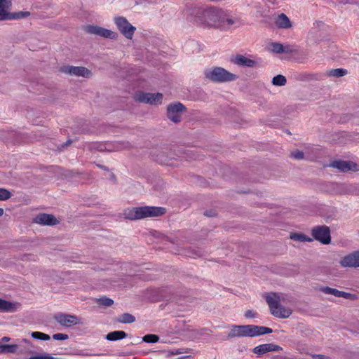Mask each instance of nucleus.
Here are the masks:
<instances>
[{
  "mask_svg": "<svg viewBox=\"0 0 359 359\" xmlns=\"http://www.w3.org/2000/svg\"><path fill=\"white\" fill-rule=\"evenodd\" d=\"M202 20L208 27L226 29L235 23V20L227 16L224 11L217 7H209L201 13Z\"/></svg>",
  "mask_w": 359,
  "mask_h": 359,
  "instance_id": "f257e3e1",
  "label": "nucleus"
},
{
  "mask_svg": "<svg viewBox=\"0 0 359 359\" xmlns=\"http://www.w3.org/2000/svg\"><path fill=\"white\" fill-rule=\"evenodd\" d=\"M273 330L271 328L255 325H232L229 333L228 334V338L233 337H254L257 336L264 335L266 334L272 333Z\"/></svg>",
  "mask_w": 359,
  "mask_h": 359,
  "instance_id": "f03ea898",
  "label": "nucleus"
},
{
  "mask_svg": "<svg viewBox=\"0 0 359 359\" xmlns=\"http://www.w3.org/2000/svg\"><path fill=\"white\" fill-rule=\"evenodd\" d=\"M165 208L154 206L135 207L125 210L126 219L130 220L141 219L146 217H158L165 213Z\"/></svg>",
  "mask_w": 359,
  "mask_h": 359,
  "instance_id": "7ed1b4c3",
  "label": "nucleus"
},
{
  "mask_svg": "<svg viewBox=\"0 0 359 359\" xmlns=\"http://www.w3.org/2000/svg\"><path fill=\"white\" fill-rule=\"evenodd\" d=\"M204 78L213 83H226L236 81L238 76L224 68L215 67L205 70Z\"/></svg>",
  "mask_w": 359,
  "mask_h": 359,
  "instance_id": "20e7f679",
  "label": "nucleus"
},
{
  "mask_svg": "<svg viewBox=\"0 0 359 359\" xmlns=\"http://www.w3.org/2000/svg\"><path fill=\"white\" fill-rule=\"evenodd\" d=\"M276 293L266 296V302L268 304L271 314L279 318H287L292 313V310L280 304L276 299Z\"/></svg>",
  "mask_w": 359,
  "mask_h": 359,
  "instance_id": "39448f33",
  "label": "nucleus"
},
{
  "mask_svg": "<svg viewBox=\"0 0 359 359\" xmlns=\"http://www.w3.org/2000/svg\"><path fill=\"white\" fill-rule=\"evenodd\" d=\"M187 111L185 106L181 102L170 103L167 107V118L175 123L182 121V116Z\"/></svg>",
  "mask_w": 359,
  "mask_h": 359,
  "instance_id": "423d86ee",
  "label": "nucleus"
},
{
  "mask_svg": "<svg viewBox=\"0 0 359 359\" xmlns=\"http://www.w3.org/2000/svg\"><path fill=\"white\" fill-rule=\"evenodd\" d=\"M313 238L324 245L330 244L331 235L330 227L325 225L316 226L311 229Z\"/></svg>",
  "mask_w": 359,
  "mask_h": 359,
  "instance_id": "0eeeda50",
  "label": "nucleus"
},
{
  "mask_svg": "<svg viewBox=\"0 0 359 359\" xmlns=\"http://www.w3.org/2000/svg\"><path fill=\"white\" fill-rule=\"evenodd\" d=\"M114 22L120 32L128 39H132L136 28L124 17L114 18Z\"/></svg>",
  "mask_w": 359,
  "mask_h": 359,
  "instance_id": "6e6552de",
  "label": "nucleus"
},
{
  "mask_svg": "<svg viewBox=\"0 0 359 359\" xmlns=\"http://www.w3.org/2000/svg\"><path fill=\"white\" fill-rule=\"evenodd\" d=\"M163 95L159 93H151L138 92L135 96V100L139 102L147 103L150 104H158L161 103Z\"/></svg>",
  "mask_w": 359,
  "mask_h": 359,
  "instance_id": "1a4fd4ad",
  "label": "nucleus"
},
{
  "mask_svg": "<svg viewBox=\"0 0 359 359\" xmlns=\"http://www.w3.org/2000/svg\"><path fill=\"white\" fill-rule=\"evenodd\" d=\"M53 318L63 327H69L72 325H83V322L81 321V319L74 315L59 313L55 314Z\"/></svg>",
  "mask_w": 359,
  "mask_h": 359,
  "instance_id": "9d476101",
  "label": "nucleus"
},
{
  "mask_svg": "<svg viewBox=\"0 0 359 359\" xmlns=\"http://www.w3.org/2000/svg\"><path fill=\"white\" fill-rule=\"evenodd\" d=\"M333 192L335 194H353L359 196V184H333Z\"/></svg>",
  "mask_w": 359,
  "mask_h": 359,
  "instance_id": "9b49d317",
  "label": "nucleus"
},
{
  "mask_svg": "<svg viewBox=\"0 0 359 359\" xmlns=\"http://www.w3.org/2000/svg\"><path fill=\"white\" fill-rule=\"evenodd\" d=\"M60 72L68 75L84 78H89L92 75L91 72L84 67L65 65L60 67Z\"/></svg>",
  "mask_w": 359,
  "mask_h": 359,
  "instance_id": "f8f14e48",
  "label": "nucleus"
},
{
  "mask_svg": "<svg viewBox=\"0 0 359 359\" xmlns=\"http://www.w3.org/2000/svg\"><path fill=\"white\" fill-rule=\"evenodd\" d=\"M87 33L97 35L104 38L115 39L118 37V34L115 32L99 27L97 25H88L86 27Z\"/></svg>",
  "mask_w": 359,
  "mask_h": 359,
  "instance_id": "ddd939ff",
  "label": "nucleus"
},
{
  "mask_svg": "<svg viewBox=\"0 0 359 359\" xmlns=\"http://www.w3.org/2000/svg\"><path fill=\"white\" fill-rule=\"evenodd\" d=\"M329 167L336 168L341 172L358 171L359 165L353 161H334L329 164Z\"/></svg>",
  "mask_w": 359,
  "mask_h": 359,
  "instance_id": "4468645a",
  "label": "nucleus"
},
{
  "mask_svg": "<svg viewBox=\"0 0 359 359\" xmlns=\"http://www.w3.org/2000/svg\"><path fill=\"white\" fill-rule=\"evenodd\" d=\"M339 263L343 267H359V251H355L342 257Z\"/></svg>",
  "mask_w": 359,
  "mask_h": 359,
  "instance_id": "2eb2a0df",
  "label": "nucleus"
},
{
  "mask_svg": "<svg viewBox=\"0 0 359 359\" xmlns=\"http://www.w3.org/2000/svg\"><path fill=\"white\" fill-rule=\"evenodd\" d=\"M320 291L327 294H332L334 297H343L348 299H355L357 298L356 295L354 294L338 290L337 289L330 287L328 286L320 287Z\"/></svg>",
  "mask_w": 359,
  "mask_h": 359,
  "instance_id": "dca6fc26",
  "label": "nucleus"
},
{
  "mask_svg": "<svg viewBox=\"0 0 359 359\" xmlns=\"http://www.w3.org/2000/svg\"><path fill=\"white\" fill-rule=\"evenodd\" d=\"M231 62L240 67H254L257 62L243 55L237 54L231 59Z\"/></svg>",
  "mask_w": 359,
  "mask_h": 359,
  "instance_id": "f3484780",
  "label": "nucleus"
},
{
  "mask_svg": "<svg viewBox=\"0 0 359 359\" xmlns=\"http://www.w3.org/2000/svg\"><path fill=\"white\" fill-rule=\"evenodd\" d=\"M34 222L42 225L53 226L59 224V220L53 215L41 213L34 218Z\"/></svg>",
  "mask_w": 359,
  "mask_h": 359,
  "instance_id": "a211bd4d",
  "label": "nucleus"
},
{
  "mask_svg": "<svg viewBox=\"0 0 359 359\" xmlns=\"http://www.w3.org/2000/svg\"><path fill=\"white\" fill-rule=\"evenodd\" d=\"M282 347L274 344H264L255 346L252 352L255 354L262 355L271 351H282Z\"/></svg>",
  "mask_w": 359,
  "mask_h": 359,
  "instance_id": "6ab92c4d",
  "label": "nucleus"
},
{
  "mask_svg": "<svg viewBox=\"0 0 359 359\" xmlns=\"http://www.w3.org/2000/svg\"><path fill=\"white\" fill-rule=\"evenodd\" d=\"M275 23L277 27L280 29H289L292 26L289 18L284 13L278 15Z\"/></svg>",
  "mask_w": 359,
  "mask_h": 359,
  "instance_id": "aec40b11",
  "label": "nucleus"
},
{
  "mask_svg": "<svg viewBox=\"0 0 359 359\" xmlns=\"http://www.w3.org/2000/svg\"><path fill=\"white\" fill-rule=\"evenodd\" d=\"M347 74L348 71L343 68L331 69L326 72L327 76L334 78H340L346 76Z\"/></svg>",
  "mask_w": 359,
  "mask_h": 359,
  "instance_id": "412c9836",
  "label": "nucleus"
},
{
  "mask_svg": "<svg viewBox=\"0 0 359 359\" xmlns=\"http://www.w3.org/2000/svg\"><path fill=\"white\" fill-rule=\"evenodd\" d=\"M10 1L6 0H0V20H6L10 18V13H8L6 8Z\"/></svg>",
  "mask_w": 359,
  "mask_h": 359,
  "instance_id": "4be33fe9",
  "label": "nucleus"
},
{
  "mask_svg": "<svg viewBox=\"0 0 359 359\" xmlns=\"http://www.w3.org/2000/svg\"><path fill=\"white\" fill-rule=\"evenodd\" d=\"M127 334L124 331L118 330L108 333L106 335V339L109 341H116L124 339Z\"/></svg>",
  "mask_w": 359,
  "mask_h": 359,
  "instance_id": "5701e85b",
  "label": "nucleus"
},
{
  "mask_svg": "<svg viewBox=\"0 0 359 359\" xmlns=\"http://www.w3.org/2000/svg\"><path fill=\"white\" fill-rule=\"evenodd\" d=\"M0 310L7 312H13L16 310L15 304L2 299H0Z\"/></svg>",
  "mask_w": 359,
  "mask_h": 359,
  "instance_id": "b1692460",
  "label": "nucleus"
},
{
  "mask_svg": "<svg viewBox=\"0 0 359 359\" xmlns=\"http://www.w3.org/2000/svg\"><path fill=\"white\" fill-rule=\"evenodd\" d=\"M290 238L299 242H311L313 238H310L302 233H291L290 235Z\"/></svg>",
  "mask_w": 359,
  "mask_h": 359,
  "instance_id": "393cba45",
  "label": "nucleus"
},
{
  "mask_svg": "<svg viewBox=\"0 0 359 359\" xmlns=\"http://www.w3.org/2000/svg\"><path fill=\"white\" fill-rule=\"evenodd\" d=\"M117 321L125 324L132 323L135 321V317L130 313H125L119 316Z\"/></svg>",
  "mask_w": 359,
  "mask_h": 359,
  "instance_id": "a878e982",
  "label": "nucleus"
},
{
  "mask_svg": "<svg viewBox=\"0 0 359 359\" xmlns=\"http://www.w3.org/2000/svg\"><path fill=\"white\" fill-rule=\"evenodd\" d=\"M286 77L281 74H278L272 79V84L277 86H283L286 84Z\"/></svg>",
  "mask_w": 359,
  "mask_h": 359,
  "instance_id": "bb28decb",
  "label": "nucleus"
},
{
  "mask_svg": "<svg viewBox=\"0 0 359 359\" xmlns=\"http://www.w3.org/2000/svg\"><path fill=\"white\" fill-rule=\"evenodd\" d=\"M271 50L275 53H284L283 45L278 42H273L270 44Z\"/></svg>",
  "mask_w": 359,
  "mask_h": 359,
  "instance_id": "cd10ccee",
  "label": "nucleus"
},
{
  "mask_svg": "<svg viewBox=\"0 0 359 359\" xmlns=\"http://www.w3.org/2000/svg\"><path fill=\"white\" fill-rule=\"evenodd\" d=\"M31 336L34 339L43 340V341H47L50 339V337L48 334L41 332H33L31 333Z\"/></svg>",
  "mask_w": 359,
  "mask_h": 359,
  "instance_id": "c85d7f7f",
  "label": "nucleus"
},
{
  "mask_svg": "<svg viewBox=\"0 0 359 359\" xmlns=\"http://www.w3.org/2000/svg\"><path fill=\"white\" fill-rule=\"evenodd\" d=\"M159 340V337L154 334H148L142 337V341L146 343H156Z\"/></svg>",
  "mask_w": 359,
  "mask_h": 359,
  "instance_id": "c756f323",
  "label": "nucleus"
},
{
  "mask_svg": "<svg viewBox=\"0 0 359 359\" xmlns=\"http://www.w3.org/2000/svg\"><path fill=\"white\" fill-rule=\"evenodd\" d=\"M30 15L29 12L27 11H20L18 13H10V18H8V20H13V19H20L24 18Z\"/></svg>",
  "mask_w": 359,
  "mask_h": 359,
  "instance_id": "7c9ffc66",
  "label": "nucleus"
},
{
  "mask_svg": "<svg viewBox=\"0 0 359 359\" xmlns=\"http://www.w3.org/2000/svg\"><path fill=\"white\" fill-rule=\"evenodd\" d=\"M97 302L100 305L105 306H110L114 304V301L111 299L108 298L107 297L100 298L97 300Z\"/></svg>",
  "mask_w": 359,
  "mask_h": 359,
  "instance_id": "2f4dec72",
  "label": "nucleus"
},
{
  "mask_svg": "<svg viewBox=\"0 0 359 359\" xmlns=\"http://www.w3.org/2000/svg\"><path fill=\"white\" fill-rule=\"evenodd\" d=\"M11 193L6 189L0 188V201H6L11 197Z\"/></svg>",
  "mask_w": 359,
  "mask_h": 359,
  "instance_id": "473e14b6",
  "label": "nucleus"
},
{
  "mask_svg": "<svg viewBox=\"0 0 359 359\" xmlns=\"http://www.w3.org/2000/svg\"><path fill=\"white\" fill-rule=\"evenodd\" d=\"M290 156L296 160H302L304 158V154L303 151L296 149L291 153Z\"/></svg>",
  "mask_w": 359,
  "mask_h": 359,
  "instance_id": "72a5a7b5",
  "label": "nucleus"
},
{
  "mask_svg": "<svg viewBox=\"0 0 359 359\" xmlns=\"http://www.w3.org/2000/svg\"><path fill=\"white\" fill-rule=\"evenodd\" d=\"M115 147L116 150L128 149L132 147L128 142H118Z\"/></svg>",
  "mask_w": 359,
  "mask_h": 359,
  "instance_id": "f704fd0d",
  "label": "nucleus"
},
{
  "mask_svg": "<svg viewBox=\"0 0 359 359\" xmlns=\"http://www.w3.org/2000/svg\"><path fill=\"white\" fill-rule=\"evenodd\" d=\"M18 345L16 344H5V353H15L18 350Z\"/></svg>",
  "mask_w": 359,
  "mask_h": 359,
  "instance_id": "c9c22d12",
  "label": "nucleus"
},
{
  "mask_svg": "<svg viewBox=\"0 0 359 359\" xmlns=\"http://www.w3.org/2000/svg\"><path fill=\"white\" fill-rule=\"evenodd\" d=\"M90 149H96L100 151H103L106 150V146L104 144L93 143L90 146Z\"/></svg>",
  "mask_w": 359,
  "mask_h": 359,
  "instance_id": "e433bc0d",
  "label": "nucleus"
},
{
  "mask_svg": "<svg viewBox=\"0 0 359 359\" xmlns=\"http://www.w3.org/2000/svg\"><path fill=\"white\" fill-rule=\"evenodd\" d=\"M69 338V336L63 333H57L53 335V339L55 340H66Z\"/></svg>",
  "mask_w": 359,
  "mask_h": 359,
  "instance_id": "4c0bfd02",
  "label": "nucleus"
},
{
  "mask_svg": "<svg viewBox=\"0 0 359 359\" xmlns=\"http://www.w3.org/2000/svg\"><path fill=\"white\" fill-rule=\"evenodd\" d=\"M29 359H52V356L49 354L38 355L29 357Z\"/></svg>",
  "mask_w": 359,
  "mask_h": 359,
  "instance_id": "58836bf2",
  "label": "nucleus"
},
{
  "mask_svg": "<svg viewBox=\"0 0 359 359\" xmlns=\"http://www.w3.org/2000/svg\"><path fill=\"white\" fill-rule=\"evenodd\" d=\"M311 357L313 359H332L329 356L322 354H313Z\"/></svg>",
  "mask_w": 359,
  "mask_h": 359,
  "instance_id": "ea45409f",
  "label": "nucleus"
},
{
  "mask_svg": "<svg viewBox=\"0 0 359 359\" xmlns=\"http://www.w3.org/2000/svg\"><path fill=\"white\" fill-rule=\"evenodd\" d=\"M256 316L252 310H248L245 313V317L246 318H255Z\"/></svg>",
  "mask_w": 359,
  "mask_h": 359,
  "instance_id": "a19ab883",
  "label": "nucleus"
},
{
  "mask_svg": "<svg viewBox=\"0 0 359 359\" xmlns=\"http://www.w3.org/2000/svg\"><path fill=\"white\" fill-rule=\"evenodd\" d=\"M283 50L284 53H292L294 51L290 46H283Z\"/></svg>",
  "mask_w": 359,
  "mask_h": 359,
  "instance_id": "79ce46f5",
  "label": "nucleus"
},
{
  "mask_svg": "<svg viewBox=\"0 0 359 359\" xmlns=\"http://www.w3.org/2000/svg\"><path fill=\"white\" fill-rule=\"evenodd\" d=\"M204 215L207 216V217H214L215 216V213L214 211L212 210H210V211H205L204 212Z\"/></svg>",
  "mask_w": 359,
  "mask_h": 359,
  "instance_id": "37998d69",
  "label": "nucleus"
},
{
  "mask_svg": "<svg viewBox=\"0 0 359 359\" xmlns=\"http://www.w3.org/2000/svg\"><path fill=\"white\" fill-rule=\"evenodd\" d=\"M72 143V141L70 140H67L66 142L62 144L61 146H62V147H65L70 145Z\"/></svg>",
  "mask_w": 359,
  "mask_h": 359,
  "instance_id": "c03bdc74",
  "label": "nucleus"
},
{
  "mask_svg": "<svg viewBox=\"0 0 359 359\" xmlns=\"http://www.w3.org/2000/svg\"><path fill=\"white\" fill-rule=\"evenodd\" d=\"M4 346L5 344H0V353H5V348H4Z\"/></svg>",
  "mask_w": 359,
  "mask_h": 359,
  "instance_id": "a18cd8bd",
  "label": "nucleus"
},
{
  "mask_svg": "<svg viewBox=\"0 0 359 359\" xmlns=\"http://www.w3.org/2000/svg\"><path fill=\"white\" fill-rule=\"evenodd\" d=\"M97 166L99 167L100 168L104 170H108V168L106 166H104V165L97 164Z\"/></svg>",
  "mask_w": 359,
  "mask_h": 359,
  "instance_id": "49530a36",
  "label": "nucleus"
},
{
  "mask_svg": "<svg viewBox=\"0 0 359 359\" xmlns=\"http://www.w3.org/2000/svg\"><path fill=\"white\" fill-rule=\"evenodd\" d=\"M2 341H4V342H6V341H10V338L8 337H4L2 339H1Z\"/></svg>",
  "mask_w": 359,
  "mask_h": 359,
  "instance_id": "de8ad7c7",
  "label": "nucleus"
},
{
  "mask_svg": "<svg viewBox=\"0 0 359 359\" xmlns=\"http://www.w3.org/2000/svg\"><path fill=\"white\" fill-rule=\"evenodd\" d=\"M345 4H353V0H343Z\"/></svg>",
  "mask_w": 359,
  "mask_h": 359,
  "instance_id": "09e8293b",
  "label": "nucleus"
},
{
  "mask_svg": "<svg viewBox=\"0 0 359 359\" xmlns=\"http://www.w3.org/2000/svg\"><path fill=\"white\" fill-rule=\"evenodd\" d=\"M4 209L0 208V217L4 215Z\"/></svg>",
  "mask_w": 359,
  "mask_h": 359,
  "instance_id": "8fccbe9b",
  "label": "nucleus"
},
{
  "mask_svg": "<svg viewBox=\"0 0 359 359\" xmlns=\"http://www.w3.org/2000/svg\"><path fill=\"white\" fill-rule=\"evenodd\" d=\"M278 359H289L286 357H280V358H278Z\"/></svg>",
  "mask_w": 359,
  "mask_h": 359,
  "instance_id": "3c124183",
  "label": "nucleus"
},
{
  "mask_svg": "<svg viewBox=\"0 0 359 359\" xmlns=\"http://www.w3.org/2000/svg\"><path fill=\"white\" fill-rule=\"evenodd\" d=\"M196 256H201V254H199V253H196Z\"/></svg>",
  "mask_w": 359,
  "mask_h": 359,
  "instance_id": "603ef678",
  "label": "nucleus"
}]
</instances>
